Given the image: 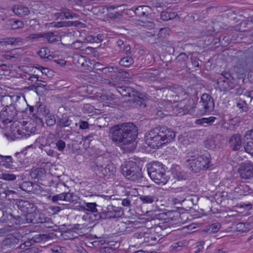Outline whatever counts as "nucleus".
<instances>
[{
	"mask_svg": "<svg viewBox=\"0 0 253 253\" xmlns=\"http://www.w3.org/2000/svg\"><path fill=\"white\" fill-rule=\"evenodd\" d=\"M175 132L166 126L157 125L145 134L146 143L152 149L159 148L173 141Z\"/></svg>",
	"mask_w": 253,
	"mask_h": 253,
	"instance_id": "nucleus-1",
	"label": "nucleus"
},
{
	"mask_svg": "<svg viewBox=\"0 0 253 253\" xmlns=\"http://www.w3.org/2000/svg\"><path fill=\"white\" fill-rule=\"evenodd\" d=\"M138 127L133 123H124L115 125L110 129L113 142L127 145L135 141L138 135Z\"/></svg>",
	"mask_w": 253,
	"mask_h": 253,
	"instance_id": "nucleus-2",
	"label": "nucleus"
},
{
	"mask_svg": "<svg viewBox=\"0 0 253 253\" xmlns=\"http://www.w3.org/2000/svg\"><path fill=\"white\" fill-rule=\"evenodd\" d=\"M184 165L193 173H199L202 171L210 170L212 167L211 155L207 151L198 156L191 155L187 157L184 162Z\"/></svg>",
	"mask_w": 253,
	"mask_h": 253,
	"instance_id": "nucleus-3",
	"label": "nucleus"
},
{
	"mask_svg": "<svg viewBox=\"0 0 253 253\" xmlns=\"http://www.w3.org/2000/svg\"><path fill=\"white\" fill-rule=\"evenodd\" d=\"M117 90L123 96L129 97L127 102L130 107L140 108L146 107V102L148 100L147 94L140 93L127 86H119Z\"/></svg>",
	"mask_w": 253,
	"mask_h": 253,
	"instance_id": "nucleus-4",
	"label": "nucleus"
},
{
	"mask_svg": "<svg viewBox=\"0 0 253 253\" xmlns=\"http://www.w3.org/2000/svg\"><path fill=\"white\" fill-rule=\"evenodd\" d=\"M148 175L151 179L158 185H164L168 181L164 165L159 162H153L147 166Z\"/></svg>",
	"mask_w": 253,
	"mask_h": 253,
	"instance_id": "nucleus-5",
	"label": "nucleus"
},
{
	"mask_svg": "<svg viewBox=\"0 0 253 253\" xmlns=\"http://www.w3.org/2000/svg\"><path fill=\"white\" fill-rule=\"evenodd\" d=\"M58 236L53 232H49L48 234L36 233L32 235L31 238H28L27 240L23 244H21L19 246H17L18 249L24 250L26 247H30L36 244L40 243L43 245L42 247L46 246L50 244L49 241L53 239L57 238Z\"/></svg>",
	"mask_w": 253,
	"mask_h": 253,
	"instance_id": "nucleus-6",
	"label": "nucleus"
},
{
	"mask_svg": "<svg viewBox=\"0 0 253 253\" xmlns=\"http://www.w3.org/2000/svg\"><path fill=\"white\" fill-rule=\"evenodd\" d=\"M58 236L53 232H49L48 234L36 233L32 235L31 238H28L27 240L23 244H21L19 246H17L18 249L24 250L26 247H30L36 244L40 243L43 245L42 247L46 246L50 244L49 241L53 239L57 238Z\"/></svg>",
	"mask_w": 253,
	"mask_h": 253,
	"instance_id": "nucleus-7",
	"label": "nucleus"
},
{
	"mask_svg": "<svg viewBox=\"0 0 253 253\" xmlns=\"http://www.w3.org/2000/svg\"><path fill=\"white\" fill-rule=\"evenodd\" d=\"M121 169L122 173L129 180L135 181L142 176L141 169L135 162H126L122 165Z\"/></svg>",
	"mask_w": 253,
	"mask_h": 253,
	"instance_id": "nucleus-8",
	"label": "nucleus"
},
{
	"mask_svg": "<svg viewBox=\"0 0 253 253\" xmlns=\"http://www.w3.org/2000/svg\"><path fill=\"white\" fill-rule=\"evenodd\" d=\"M73 116L68 113H63L57 116V124L55 128V132L59 134L60 132L64 134L70 135L72 133L73 127L72 119Z\"/></svg>",
	"mask_w": 253,
	"mask_h": 253,
	"instance_id": "nucleus-9",
	"label": "nucleus"
},
{
	"mask_svg": "<svg viewBox=\"0 0 253 253\" xmlns=\"http://www.w3.org/2000/svg\"><path fill=\"white\" fill-rule=\"evenodd\" d=\"M24 224L26 223H32L33 224L42 223L46 224H52V220L51 218L47 217L41 212H36V211H33L28 214H24L22 216Z\"/></svg>",
	"mask_w": 253,
	"mask_h": 253,
	"instance_id": "nucleus-10",
	"label": "nucleus"
},
{
	"mask_svg": "<svg viewBox=\"0 0 253 253\" xmlns=\"http://www.w3.org/2000/svg\"><path fill=\"white\" fill-rule=\"evenodd\" d=\"M80 198L74 193L64 192L61 194L53 195L51 197V201L58 205L66 206V202H69L74 204H77Z\"/></svg>",
	"mask_w": 253,
	"mask_h": 253,
	"instance_id": "nucleus-11",
	"label": "nucleus"
},
{
	"mask_svg": "<svg viewBox=\"0 0 253 253\" xmlns=\"http://www.w3.org/2000/svg\"><path fill=\"white\" fill-rule=\"evenodd\" d=\"M37 130L36 126H33L31 124H29L25 127V128L20 129H13L11 131V133L6 134L8 139L11 140H14L17 139L27 138L31 134H34Z\"/></svg>",
	"mask_w": 253,
	"mask_h": 253,
	"instance_id": "nucleus-12",
	"label": "nucleus"
},
{
	"mask_svg": "<svg viewBox=\"0 0 253 253\" xmlns=\"http://www.w3.org/2000/svg\"><path fill=\"white\" fill-rule=\"evenodd\" d=\"M178 96H180L181 99L180 103L178 105V107L180 109H182L184 114L192 113L193 109L196 107V103L195 99L197 100L198 98L195 97V98L186 100L188 94L186 91L183 89L181 90V92L179 93Z\"/></svg>",
	"mask_w": 253,
	"mask_h": 253,
	"instance_id": "nucleus-13",
	"label": "nucleus"
},
{
	"mask_svg": "<svg viewBox=\"0 0 253 253\" xmlns=\"http://www.w3.org/2000/svg\"><path fill=\"white\" fill-rule=\"evenodd\" d=\"M107 209L106 211L101 210L100 213L96 215V218L100 220L117 218L124 215V211L120 207L108 206Z\"/></svg>",
	"mask_w": 253,
	"mask_h": 253,
	"instance_id": "nucleus-14",
	"label": "nucleus"
},
{
	"mask_svg": "<svg viewBox=\"0 0 253 253\" xmlns=\"http://www.w3.org/2000/svg\"><path fill=\"white\" fill-rule=\"evenodd\" d=\"M17 114L13 106H6L5 110L0 112V128H5L8 124L13 121Z\"/></svg>",
	"mask_w": 253,
	"mask_h": 253,
	"instance_id": "nucleus-15",
	"label": "nucleus"
},
{
	"mask_svg": "<svg viewBox=\"0 0 253 253\" xmlns=\"http://www.w3.org/2000/svg\"><path fill=\"white\" fill-rule=\"evenodd\" d=\"M241 179L250 180L253 178V163L250 161L242 163L238 169Z\"/></svg>",
	"mask_w": 253,
	"mask_h": 253,
	"instance_id": "nucleus-16",
	"label": "nucleus"
},
{
	"mask_svg": "<svg viewBox=\"0 0 253 253\" xmlns=\"http://www.w3.org/2000/svg\"><path fill=\"white\" fill-rule=\"evenodd\" d=\"M14 205L24 214H28L33 211H36L37 207L33 202L23 199H16L14 201Z\"/></svg>",
	"mask_w": 253,
	"mask_h": 253,
	"instance_id": "nucleus-17",
	"label": "nucleus"
},
{
	"mask_svg": "<svg viewBox=\"0 0 253 253\" xmlns=\"http://www.w3.org/2000/svg\"><path fill=\"white\" fill-rule=\"evenodd\" d=\"M84 205H82L81 203L79 201V203L77 204V207H80L83 210H85L86 211L91 212L89 218L92 220L98 221L100 219H97L96 218V215L99 214L101 212L98 211L96 207L97 205L95 203H85L84 202Z\"/></svg>",
	"mask_w": 253,
	"mask_h": 253,
	"instance_id": "nucleus-18",
	"label": "nucleus"
},
{
	"mask_svg": "<svg viewBox=\"0 0 253 253\" xmlns=\"http://www.w3.org/2000/svg\"><path fill=\"white\" fill-rule=\"evenodd\" d=\"M107 162L108 160L106 157L100 156L97 157L94 161L90 162V168L92 171L99 176L102 172L103 167Z\"/></svg>",
	"mask_w": 253,
	"mask_h": 253,
	"instance_id": "nucleus-19",
	"label": "nucleus"
},
{
	"mask_svg": "<svg viewBox=\"0 0 253 253\" xmlns=\"http://www.w3.org/2000/svg\"><path fill=\"white\" fill-rule=\"evenodd\" d=\"M221 138L222 135L220 134H213L205 141V146L209 149H219L221 146Z\"/></svg>",
	"mask_w": 253,
	"mask_h": 253,
	"instance_id": "nucleus-20",
	"label": "nucleus"
},
{
	"mask_svg": "<svg viewBox=\"0 0 253 253\" xmlns=\"http://www.w3.org/2000/svg\"><path fill=\"white\" fill-rule=\"evenodd\" d=\"M10 211V210H6L4 211L1 222L10 223L16 225L24 224L22 216L15 215Z\"/></svg>",
	"mask_w": 253,
	"mask_h": 253,
	"instance_id": "nucleus-21",
	"label": "nucleus"
},
{
	"mask_svg": "<svg viewBox=\"0 0 253 253\" xmlns=\"http://www.w3.org/2000/svg\"><path fill=\"white\" fill-rule=\"evenodd\" d=\"M49 113V109L44 103L38 102L36 104V112L33 114V118L43 123L42 118L45 117Z\"/></svg>",
	"mask_w": 253,
	"mask_h": 253,
	"instance_id": "nucleus-22",
	"label": "nucleus"
},
{
	"mask_svg": "<svg viewBox=\"0 0 253 253\" xmlns=\"http://www.w3.org/2000/svg\"><path fill=\"white\" fill-rule=\"evenodd\" d=\"M20 239L13 235H9L2 241L1 248L4 250L18 249L16 246L19 243Z\"/></svg>",
	"mask_w": 253,
	"mask_h": 253,
	"instance_id": "nucleus-23",
	"label": "nucleus"
},
{
	"mask_svg": "<svg viewBox=\"0 0 253 253\" xmlns=\"http://www.w3.org/2000/svg\"><path fill=\"white\" fill-rule=\"evenodd\" d=\"M83 227V224H75L72 226L68 227L64 234L70 239L77 238L80 234L82 233L81 230Z\"/></svg>",
	"mask_w": 253,
	"mask_h": 253,
	"instance_id": "nucleus-24",
	"label": "nucleus"
},
{
	"mask_svg": "<svg viewBox=\"0 0 253 253\" xmlns=\"http://www.w3.org/2000/svg\"><path fill=\"white\" fill-rule=\"evenodd\" d=\"M171 172L173 177L177 180H185L190 178L188 173L182 169L180 167L177 165L172 166Z\"/></svg>",
	"mask_w": 253,
	"mask_h": 253,
	"instance_id": "nucleus-25",
	"label": "nucleus"
},
{
	"mask_svg": "<svg viewBox=\"0 0 253 253\" xmlns=\"http://www.w3.org/2000/svg\"><path fill=\"white\" fill-rule=\"evenodd\" d=\"M202 106L203 107L205 112H210L213 110L214 108V103L213 98L207 93H204L201 97Z\"/></svg>",
	"mask_w": 253,
	"mask_h": 253,
	"instance_id": "nucleus-26",
	"label": "nucleus"
},
{
	"mask_svg": "<svg viewBox=\"0 0 253 253\" xmlns=\"http://www.w3.org/2000/svg\"><path fill=\"white\" fill-rule=\"evenodd\" d=\"M243 144L245 151L253 154V130H248L246 132Z\"/></svg>",
	"mask_w": 253,
	"mask_h": 253,
	"instance_id": "nucleus-27",
	"label": "nucleus"
},
{
	"mask_svg": "<svg viewBox=\"0 0 253 253\" xmlns=\"http://www.w3.org/2000/svg\"><path fill=\"white\" fill-rule=\"evenodd\" d=\"M242 136L239 134L233 135L229 139L228 145L233 151H238L242 147Z\"/></svg>",
	"mask_w": 253,
	"mask_h": 253,
	"instance_id": "nucleus-28",
	"label": "nucleus"
},
{
	"mask_svg": "<svg viewBox=\"0 0 253 253\" xmlns=\"http://www.w3.org/2000/svg\"><path fill=\"white\" fill-rule=\"evenodd\" d=\"M151 9L149 6L140 5L135 8L133 12L137 17L149 19L151 15Z\"/></svg>",
	"mask_w": 253,
	"mask_h": 253,
	"instance_id": "nucleus-29",
	"label": "nucleus"
},
{
	"mask_svg": "<svg viewBox=\"0 0 253 253\" xmlns=\"http://www.w3.org/2000/svg\"><path fill=\"white\" fill-rule=\"evenodd\" d=\"M116 171L115 165L110 162L108 161L105 165L103 167L102 172L99 175L100 177H107L109 178L115 175Z\"/></svg>",
	"mask_w": 253,
	"mask_h": 253,
	"instance_id": "nucleus-30",
	"label": "nucleus"
},
{
	"mask_svg": "<svg viewBox=\"0 0 253 253\" xmlns=\"http://www.w3.org/2000/svg\"><path fill=\"white\" fill-rule=\"evenodd\" d=\"M0 165L6 169H16V162L10 156H2L0 159Z\"/></svg>",
	"mask_w": 253,
	"mask_h": 253,
	"instance_id": "nucleus-31",
	"label": "nucleus"
},
{
	"mask_svg": "<svg viewBox=\"0 0 253 253\" xmlns=\"http://www.w3.org/2000/svg\"><path fill=\"white\" fill-rule=\"evenodd\" d=\"M99 66H102V64L98 62L96 63L94 65L95 68L96 70L101 71L103 74L122 73V69L117 66H108L103 68H98Z\"/></svg>",
	"mask_w": 253,
	"mask_h": 253,
	"instance_id": "nucleus-32",
	"label": "nucleus"
},
{
	"mask_svg": "<svg viewBox=\"0 0 253 253\" xmlns=\"http://www.w3.org/2000/svg\"><path fill=\"white\" fill-rule=\"evenodd\" d=\"M12 11L19 17H24L28 15L30 13L29 8L22 4L14 5L12 7Z\"/></svg>",
	"mask_w": 253,
	"mask_h": 253,
	"instance_id": "nucleus-33",
	"label": "nucleus"
},
{
	"mask_svg": "<svg viewBox=\"0 0 253 253\" xmlns=\"http://www.w3.org/2000/svg\"><path fill=\"white\" fill-rule=\"evenodd\" d=\"M45 171L42 168H37L32 169L30 172V176L35 182H38L42 180L43 177L45 176Z\"/></svg>",
	"mask_w": 253,
	"mask_h": 253,
	"instance_id": "nucleus-34",
	"label": "nucleus"
},
{
	"mask_svg": "<svg viewBox=\"0 0 253 253\" xmlns=\"http://www.w3.org/2000/svg\"><path fill=\"white\" fill-rule=\"evenodd\" d=\"M176 63L180 68L184 69L187 67V63L188 61V56L184 52H181L176 58Z\"/></svg>",
	"mask_w": 253,
	"mask_h": 253,
	"instance_id": "nucleus-35",
	"label": "nucleus"
},
{
	"mask_svg": "<svg viewBox=\"0 0 253 253\" xmlns=\"http://www.w3.org/2000/svg\"><path fill=\"white\" fill-rule=\"evenodd\" d=\"M42 35L44 36L43 38L46 39L49 43H53L56 42L60 41L61 39L59 35L54 32L43 33Z\"/></svg>",
	"mask_w": 253,
	"mask_h": 253,
	"instance_id": "nucleus-36",
	"label": "nucleus"
},
{
	"mask_svg": "<svg viewBox=\"0 0 253 253\" xmlns=\"http://www.w3.org/2000/svg\"><path fill=\"white\" fill-rule=\"evenodd\" d=\"M235 191L240 195H248L252 193L253 189L245 183H243L236 187Z\"/></svg>",
	"mask_w": 253,
	"mask_h": 253,
	"instance_id": "nucleus-37",
	"label": "nucleus"
},
{
	"mask_svg": "<svg viewBox=\"0 0 253 253\" xmlns=\"http://www.w3.org/2000/svg\"><path fill=\"white\" fill-rule=\"evenodd\" d=\"M233 80H234L233 79ZM232 81H233V80H230L228 81H226L224 80H223L222 78H220L217 79V83L219 85H222L224 90H229L236 87Z\"/></svg>",
	"mask_w": 253,
	"mask_h": 253,
	"instance_id": "nucleus-38",
	"label": "nucleus"
},
{
	"mask_svg": "<svg viewBox=\"0 0 253 253\" xmlns=\"http://www.w3.org/2000/svg\"><path fill=\"white\" fill-rule=\"evenodd\" d=\"M139 199L143 204H152L158 201V196L156 194L149 195H141L139 197Z\"/></svg>",
	"mask_w": 253,
	"mask_h": 253,
	"instance_id": "nucleus-39",
	"label": "nucleus"
},
{
	"mask_svg": "<svg viewBox=\"0 0 253 253\" xmlns=\"http://www.w3.org/2000/svg\"><path fill=\"white\" fill-rule=\"evenodd\" d=\"M230 40L229 35L227 34H223L218 38L214 39L213 41L215 44L218 42L221 46H226L230 43Z\"/></svg>",
	"mask_w": 253,
	"mask_h": 253,
	"instance_id": "nucleus-40",
	"label": "nucleus"
},
{
	"mask_svg": "<svg viewBox=\"0 0 253 253\" xmlns=\"http://www.w3.org/2000/svg\"><path fill=\"white\" fill-rule=\"evenodd\" d=\"M198 198L196 196H187L182 201V203L184 205H187L189 208H191L192 206L198 204Z\"/></svg>",
	"mask_w": 253,
	"mask_h": 253,
	"instance_id": "nucleus-41",
	"label": "nucleus"
},
{
	"mask_svg": "<svg viewBox=\"0 0 253 253\" xmlns=\"http://www.w3.org/2000/svg\"><path fill=\"white\" fill-rule=\"evenodd\" d=\"M57 139L55 135L49 133L47 136L45 143L42 145L43 146H49L51 148L54 147L55 143Z\"/></svg>",
	"mask_w": 253,
	"mask_h": 253,
	"instance_id": "nucleus-42",
	"label": "nucleus"
},
{
	"mask_svg": "<svg viewBox=\"0 0 253 253\" xmlns=\"http://www.w3.org/2000/svg\"><path fill=\"white\" fill-rule=\"evenodd\" d=\"M217 119L213 116L209 118H203L201 119H197L195 123L197 125H204L205 124L212 125Z\"/></svg>",
	"mask_w": 253,
	"mask_h": 253,
	"instance_id": "nucleus-43",
	"label": "nucleus"
},
{
	"mask_svg": "<svg viewBox=\"0 0 253 253\" xmlns=\"http://www.w3.org/2000/svg\"><path fill=\"white\" fill-rule=\"evenodd\" d=\"M133 62V58L131 55H127L121 59L119 61V64L121 66L128 67L132 64Z\"/></svg>",
	"mask_w": 253,
	"mask_h": 253,
	"instance_id": "nucleus-44",
	"label": "nucleus"
},
{
	"mask_svg": "<svg viewBox=\"0 0 253 253\" xmlns=\"http://www.w3.org/2000/svg\"><path fill=\"white\" fill-rule=\"evenodd\" d=\"M58 14V17L61 19H63L64 17L66 19H72L74 17H77V14L71 12L70 10L68 9L62 11L61 12L59 13Z\"/></svg>",
	"mask_w": 253,
	"mask_h": 253,
	"instance_id": "nucleus-45",
	"label": "nucleus"
},
{
	"mask_svg": "<svg viewBox=\"0 0 253 253\" xmlns=\"http://www.w3.org/2000/svg\"><path fill=\"white\" fill-rule=\"evenodd\" d=\"M0 178L4 180L11 181L16 180L17 179L19 180L20 177L19 175H16L12 173H3L1 175Z\"/></svg>",
	"mask_w": 253,
	"mask_h": 253,
	"instance_id": "nucleus-46",
	"label": "nucleus"
},
{
	"mask_svg": "<svg viewBox=\"0 0 253 253\" xmlns=\"http://www.w3.org/2000/svg\"><path fill=\"white\" fill-rule=\"evenodd\" d=\"M19 188L23 191L29 192L31 191L33 188V183L30 181H24L21 184H19Z\"/></svg>",
	"mask_w": 253,
	"mask_h": 253,
	"instance_id": "nucleus-47",
	"label": "nucleus"
},
{
	"mask_svg": "<svg viewBox=\"0 0 253 253\" xmlns=\"http://www.w3.org/2000/svg\"><path fill=\"white\" fill-rule=\"evenodd\" d=\"M45 123L48 126H52L56 125L57 120L54 115L52 114L49 113L46 117Z\"/></svg>",
	"mask_w": 253,
	"mask_h": 253,
	"instance_id": "nucleus-48",
	"label": "nucleus"
},
{
	"mask_svg": "<svg viewBox=\"0 0 253 253\" xmlns=\"http://www.w3.org/2000/svg\"><path fill=\"white\" fill-rule=\"evenodd\" d=\"M170 213V212L169 211L167 212H161L155 214L154 217L156 219L160 220H164L166 222H169V220L170 219L169 217Z\"/></svg>",
	"mask_w": 253,
	"mask_h": 253,
	"instance_id": "nucleus-49",
	"label": "nucleus"
},
{
	"mask_svg": "<svg viewBox=\"0 0 253 253\" xmlns=\"http://www.w3.org/2000/svg\"><path fill=\"white\" fill-rule=\"evenodd\" d=\"M48 53L49 49L47 48L44 47L41 49L38 52V55L41 58H46L48 60H50L52 57L51 55H47Z\"/></svg>",
	"mask_w": 253,
	"mask_h": 253,
	"instance_id": "nucleus-50",
	"label": "nucleus"
},
{
	"mask_svg": "<svg viewBox=\"0 0 253 253\" xmlns=\"http://www.w3.org/2000/svg\"><path fill=\"white\" fill-rule=\"evenodd\" d=\"M187 242L185 241H181L174 243L171 246L172 249L175 251H180L182 247L186 245Z\"/></svg>",
	"mask_w": 253,
	"mask_h": 253,
	"instance_id": "nucleus-51",
	"label": "nucleus"
},
{
	"mask_svg": "<svg viewBox=\"0 0 253 253\" xmlns=\"http://www.w3.org/2000/svg\"><path fill=\"white\" fill-rule=\"evenodd\" d=\"M10 24L13 29H22L24 26V23L19 20L11 21Z\"/></svg>",
	"mask_w": 253,
	"mask_h": 253,
	"instance_id": "nucleus-52",
	"label": "nucleus"
},
{
	"mask_svg": "<svg viewBox=\"0 0 253 253\" xmlns=\"http://www.w3.org/2000/svg\"><path fill=\"white\" fill-rule=\"evenodd\" d=\"M66 146V143L64 141L60 139H57L55 143L54 148H57L59 151L62 152Z\"/></svg>",
	"mask_w": 253,
	"mask_h": 253,
	"instance_id": "nucleus-53",
	"label": "nucleus"
},
{
	"mask_svg": "<svg viewBox=\"0 0 253 253\" xmlns=\"http://www.w3.org/2000/svg\"><path fill=\"white\" fill-rule=\"evenodd\" d=\"M237 107L242 112H247L248 110V106L246 101L240 100L237 103Z\"/></svg>",
	"mask_w": 253,
	"mask_h": 253,
	"instance_id": "nucleus-54",
	"label": "nucleus"
},
{
	"mask_svg": "<svg viewBox=\"0 0 253 253\" xmlns=\"http://www.w3.org/2000/svg\"><path fill=\"white\" fill-rule=\"evenodd\" d=\"M221 227L219 223H214L210 225L208 231L210 233H216Z\"/></svg>",
	"mask_w": 253,
	"mask_h": 253,
	"instance_id": "nucleus-55",
	"label": "nucleus"
},
{
	"mask_svg": "<svg viewBox=\"0 0 253 253\" xmlns=\"http://www.w3.org/2000/svg\"><path fill=\"white\" fill-rule=\"evenodd\" d=\"M205 242L201 241L196 243V247L193 249L194 253H199L201 252L204 249Z\"/></svg>",
	"mask_w": 253,
	"mask_h": 253,
	"instance_id": "nucleus-56",
	"label": "nucleus"
},
{
	"mask_svg": "<svg viewBox=\"0 0 253 253\" xmlns=\"http://www.w3.org/2000/svg\"><path fill=\"white\" fill-rule=\"evenodd\" d=\"M21 42L20 38H6V42L7 44L18 45V42Z\"/></svg>",
	"mask_w": 253,
	"mask_h": 253,
	"instance_id": "nucleus-57",
	"label": "nucleus"
},
{
	"mask_svg": "<svg viewBox=\"0 0 253 253\" xmlns=\"http://www.w3.org/2000/svg\"><path fill=\"white\" fill-rule=\"evenodd\" d=\"M42 33L32 34L26 37V40H35L39 38H43Z\"/></svg>",
	"mask_w": 253,
	"mask_h": 253,
	"instance_id": "nucleus-58",
	"label": "nucleus"
},
{
	"mask_svg": "<svg viewBox=\"0 0 253 253\" xmlns=\"http://www.w3.org/2000/svg\"><path fill=\"white\" fill-rule=\"evenodd\" d=\"M73 25L72 21H61L56 24L57 27H70Z\"/></svg>",
	"mask_w": 253,
	"mask_h": 253,
	"instance_id": "nucleus-59",
	"label": "nucleus"
},
{
	"mask_svg": "<svg viewBox=\"0 0 253 253\" xmlns=\"http://www.w3.org/2000/svg\"><path fill=\"white\" fill-rule=\"evenodd\" d=\"M221 77L219 78H222L223 80L228 81L230 80H233V77L231 75L230 73L228 72L223 71L220 74Z\"/></svg>",
	"mask_w": 253,
	"mask_h": 253,
	"instance_id": "nucleus-60",
	"label": "nucleus"
},
{
	"mask_svg": "<svg viewBox=\"0 0 253 253\" xmlns=\"http://www.w3.org/2000/svg\"><path fill=\"white\" fill-rule=\"evenodd\" d=\"M109 17L111 19H116L120 18L122 16L121 12L119 11H115L114 12H111L108 14Z\"/></svg>",
	"mask_w": 253,
	"mask_h": 253,
	"instance_id": "nucleus-61",
	"label": "nucleus"
},
{
	"mask_svg": "<svg viewBox=\"0 0 253 253\" xmlns=\"http://www.w3.org/2000/svg\"><path fill=\"white\" fill-rule=\"evenodd\" d=\"M94 135H95V134L91 133L88 135L83 136L82 140L84 142H86L87 145H89L90 142L92 140Z\"/></svg>",
	"mask_w": 253,
	"mask_h": 253,
	"instance_id": "nucleus-62",
	"label": "nucleus"
},
{
	"mask_svg": "<svg viewBox=\"0 0 253 253\" xmlns=\"http://www.w3.org/2000/svg\"><path fill=\"white\" fill-rule=\"evenodd\" d=\"M28 80L31 82V84H33V85H34L35 84H36L37 82H42V81L39 80L38 76L35 75L30 76V77L28 79Z\"/></svg>",
	"mask_w": 253,
	"mask_h": 253,
	"instance_id": "nucleus-63",
	"label": "nucleus"
},
{
	"mask_svg": "<svg viewBox=\"0 0 253 253\" xmlns=\"http://www.w3.org/2000/svg\"><path fill=\"white\" fill-rule=\"evenodd\" d=\"M235 93L237 95H241L242 94H244V92L245 88L244 87L241 86L240 85H237L236 87H235Z\"/></svg>",
	"mask_w": 253,
	"mask_h": 253,
	"instance_id": "nucleus-64",
	"label": "nucleus"
}]
</instances>
